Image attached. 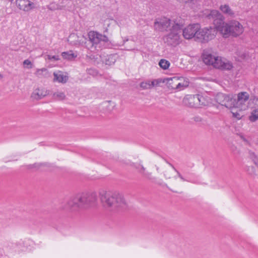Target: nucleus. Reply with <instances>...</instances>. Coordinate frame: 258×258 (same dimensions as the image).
Masks as SVG:
<instances>
[{
  "mask_svg": "<svg viewBox=\"0 0 258 258\" xmlns=\"http://www.w3.org/2000/svg\"><path fill=\"white\" fill-rule=\"evenodd\" d=\"M16 5L21 10L28 12L35 8V4L29 0H16Z\"/></svg>",
  "mask_w": 258,
  "mask_h": 258,
  "instance_id": "obj_13",
  "label": "nucleus"
},
{
  "mask_svg": "<svg viewBox=\"0 0 258 258\" xmlns=\"http://www.w3.org/2000/svg\"><path fill=\"white\" fill-rule=\"evenodd\" d=\"M170 64L169 61L164 59H161L159 62V66L163 70L168 69Z\"/></svg>",
  "mask_w": 258,
  "mask_h": 258,
  "instance_id": "obj_25",
  "label": "nucleus"
},
{
  "mask_svg": "<svg viewBox=\"0 0 258 258\" xmlns=\"http://www.w3.org/2000/svg\"><path fill=\"white\" fill-rule=\"evenodd\" d=\"M247 172L250 175L255 174V169L253 166H248L246 169Z\"/></svg>",
  "mask_w": 258,
  "mask_h": 258,
  "instance_id": "obj_33",
  "label": "nucleus"
},
{
  "mask_svg": "<svg viewBox=\"0 0 258 258\" xmlns=\"http://www.w3.org/2000/svg\"><path fill=\"white\" fill-rule=\"evenodd\" d=\"M203 60L207 65L222 70H231L233 68L232 63L225 58L209 53H204Z\"/></svg>",
  "mask_w": 258,
  "mask_h": 258,
  "instance_id": "obj_4",
  "label": "nucleus"
},
{
  "mask_svg": "<svg viewBox=\"0 0 258 258\" xmlns=\"http://www.w3.org/2000/svg\"><path fill=\"white\" fill-rule=\"evenodd\" d=\"M83 37H79L75 34H71L69 38L70 43L74 45H81L83 43Z\"/></svg>",
  "mask_w": 258,
  "mask_h": 258,
  "instance_id": "obj_19",
  "label": "nucleus"
},
{
  "mask_svg": "<svg viewBox=\"0 0 258 258\" xmlns=\"http://www.w3.org/2000/svg\"><path fill=\"white\" fill-rule=\"evenodd\" d=\"M249 95L246 92H241L236 95V98L234 97V109H237L240 111L246 110L248 107V100Z\"/></svg>",
  "mask_w": 258,
  "mask_h": 258,
  "instance_id": "obj_7",
  "label": "nucleus"
},
{
  "mask_svg": "<svg viewBox=\"0 0 258 258\" xmlns=\"http://www.w3.org/2000/svg\"><path fill=\"white\" fill-rule=\"evenodd\" d=\"M220 10L226 15L231 17H233L234 16V12L231 10L228 5L225 4L221 5L220 7Z\"/></svg>",
  "mask_w": 258,
  "mask_h": 258,
  "instance_id": "obj_21",
  "label": "nucleus"
},
{
  "mask_svg": "<svg viewBox=\"0 0 258 258\" xmlns=\"http://www.w3.org/2000/svg\"><path fill=\"white\" fill-rule=\"evenodd\" d=\"M249 157L252 160L253 163L258 166V157L254 153L252 152H249Z\"/></svg>",
  "mask_w": 258,
  "mask_h": 258,
  "instance_id": "obj_29",
  "label": "nucleus"
},
{
  "mask_svg": "<svg viewBox=\"0 0 258 258\" xmlns=\"http://www.w3.org/2000/svg\"><path fill=\"white\" fill-rule=\"evenodd\" d=\"M180 80L177 82L176 85V90H182L185 88L187 87L189 85V82L187 79H185L183 78H179Z\"/></svg>",
  "mask_w": 258,
  "mask_h": 258,
  "instance_id": "obj_20",
  "label": "nucleus"
},
{
  "mask_svg": "<svg viewBox=\"0 0 258 258\" xmlns=\"http://www.w3.org/2000/svg\"><path fill=\"white\" fill-rule=\"evenodd\" d=\"M238 56V60L241 61L244 59H247L248 56V53L245 51H238L236 52Z\"/></svg>",
  "mask_w": 258,
  "mask_h": 258,
  "instance_id": "obj_24",
  "label": "nucleus"
},
{
  "mask_svg": "<svg viewBox=\"0 0 258 258\" xmlns=\"http://www.w3.org/2000/svg\"><path fill=\"white\" fill-rule=\"evenodd\" d=\"M46 72H47V69L45 68L37 69L35 75L38 77H41L43 75V73Z\"/></svg>",
  "mask_w": 258,
  "mask_h": 258,
  "instance_id": "obj_31",
  "label": "nucleus"
},
{
  "mask_svg": "<svg viewBox=\"0 0 258 258\" xmlns=\"http://www.w3.org/2000/svg\"><path fill=\"white\" fill-rule=\"evenodd\" d=\"M190 100H193L194 103L203 105L209 106H215L217 104L215 103L214 100H212L210 97L206 96L204 97L199 94H196L191 95L189 97Z\"/></svg>",
  "mask_w": 258,
  "mask_h": 258,
  "instance_id": "obj_12",
  "label": "nucleus"
},
{
  "mask_svg": "<svg viewBox=\"0 0 258 258\" xmlns=\"http://www.w3.org/2000/svg\"><path fill=\"white\" fill-rule=\"evenodd\" d=\"M253 102L254 105L252 107L250 115L249 116V119L253 122L258 120V98H254Z\"/></svg>",
  "mask_w": 258,
  "mask_h": 258,
  "instance_id": "obj_14",
  "label": "nucleus"
},
{
  "mask_svg": "<svg viewBox=\"0 0 258 258\" xmlns=\"http://www.w3.org/2000/svg\"><path fill=\"white\" fill-rule=\"evenodd\" d=\"M99 198L103 206L110 210H121L127 207L123 196L117 192L101 191Z\"/></svg>",
  "mask_w": 258,
  "mask_h": 258,
  "instance_id": "obj_2",
  "label": "nucleus"
},
{
  "mask_svg": "<svg viewBox=\"0 0 258 258\" xmlns=\"http://www.w3.org/2000/svg\"><path fill=\"white\" fill-rule=\"evenodd\" d=\"M235 95L233 94H226L222 93H218L215 98V106L218 108L219 105L224 106L230 109H234V102Z\"/></svg>",
  "mask_w": 258,
  "mask_h": 258,
  "instance_id": "obj_6",
  "label": "nucleus"
},
{
  "mask_svg": "<svg viewBox=\"0 0 258 258\" xmlns=\"http://www.w3.org/2000/svg\"><path fill=\"white\" fill-rule=\"evenodd\" d=\"M174 178L176 179L177 178V176H174Z\"/></svg>",
  "mask_w": 258,
  "mask_h": 258,
  "instance_id": "obj_39",
  "label": "nucleus"
},
{
  "mask_svg": "<svg viewBox=\"0 0 258 258\" xmlns=\"http://www.w3.org/2000/svg\"><path fill=\"white\" fill-rule=\"evenodd\" d=\"M164 176L167 178H170L171 177V175L168 171H166L164 173Z\"/></svg>",
  "mask_w": 258,
  "mask_h": 258,
  "instance_id": "obj_37",
  "label": "nucleus"
},
{
  "mask_svg": "<svg viewBox=\"0 0 258 258\" xmlns=\"http://www.w3.org/2000/svg\"><path fill=\"white\" fill-rule=\"evenodd\" d=\"M53 98L57 100H62L64 99L65 95L62 92L57 91L53 94Z\"/></svg>",
  "mask_w": 258,
  "mask_h": 258,
  "instance_id": "obj_26",
  "label": "nucleus"
},
{
  "mask_svg": "<svg viewBox=\"0 0 258 258\" xmlns=\"http://www.w3.org/2000/svg\"><path fill=\"white\" fill-rule=\"evenodd\" d=\"M180 17L176 19H169L166 17H163L160 19H156L154 24V29L158 31H166L170 27L172 28L173 25H175L174 21H179Z\"/></svg>",
  "mask_w": 258,
  "mask_h": 258,
  "instance_id": "obj_9",
  "label": "nucleus"
},
{
  "mask_svg": "<svg viewBox=\"0 0 258 258\" xmlns=\"http://www.w3.org/2000/svg\"><path fill=\"white\" fill-rule=\"evenodd\" d=\"M140 87L144 89H149L151 88L150 85V81L143 82L140 84Z\"/></svg>",
  "mask_w": 258,
  "mask_h": 258,
  "instance_id": "obj_30",
  "label": "nucleus"
},
{
  "mask_svg": "<svg viewBox=\"0 0 258 258\" xmlns=\"http://www.w3.org/2000/svg\"><path fill=\"white\" fill-rule=\"evenodd\" d=\"M135 167L136 169H138L139 172L142 174L143 176L145 178L150 180L155 179V177L152 176L151 172L145 171V168L143 165L138 164L135 165Z\"/></svg>",
  "mask_w": 258,
  "mask_h": 258,
  "instance_id": "obj_17",
  "label": "nucleus"
},
{
  "mask_svg": "<svg viewBox=\"0 0 258 258\" xmlns=\"http://www.w3.org/2000/svg\"><path fill=\"white\" fill-rule=\"evenodd\" d=\"M180 79L178 77H174L172 78H168L163 80V83H165L168 88L170 89H176V85L177 82L179 81Z\"/></svg>",
  "mask_w": 258,
  "mask_h": 258,
  "instance_id": "obj_16",
  "label": "nucleus"
},
{
  "mask_svg": "<svg viewBox=\"0 0 258 258\" xmlns=\"http://www.w3.org/2000/svg\"><path fill=\"white\" fill-rule=\"evenodd\" d=\"M2 78V76L1 74H0V79H1Z\"/></svg>",
  "mask_w": 258,
  "mask_h": 258,
  "instance_id": "obj_38",
  "label": "nucleus"
},
{
  "mask_svg": "<svg viewBox=\"0 0 258 258\" xmlns=\"http://www.w3.org/2000/svg\"><path fill=\"white\" fill-rule=\"evenodd\" d=\"M178 2H179L180 3L182 4H188L189 5V6L191 7V9H194V10H196L197 6L196 5V1L195 0H177Z\"/></svg>",
  "mask_w": 258,
  "mask_h": 258,
  "instance_id": "obj_23",
  "label": "nucleus"
},
{
  "mask_svg": "<svg viewBox=\"0 0 258 258\" xmlns=\"http://www.w3.org/2000/svg\"><path fill=\"white\" fill-rule=\"evenodd\" d=\"M231 112L233 114V116L238 119H240L241 118V115L237 112H234L233 111V110L234 109H231Z\"/></svg>",
  "mask_w": 258,
  "mask_h": 258,
  "instance_id": "obj_36",
  "label": "nucleus"
},
{
  "mask_svg": "<svg viewBox=\"0 0 258 258\" xmlns=\"http://www.w3.org/2000/svg\"><path fill=\"white\" fill-rule=\"evenodd\" d=\"M97 200L95 192L82 193L71 198L68 202L69 207H87L95 204Z\"/></svg>",
  "mask_w": 258,
  "mask_h": 258,
  "instance_id": "obj_3",
  "label": "nucleus"
},
{
  "mask_svg": "<svg viewBox=\"0 0 258 258\" xmlns=\"http://www.w3.org/2000/svg\"><path fill=\"white\" fill-rule=\"evenodd\" d=\"M54 79L53 81L61 83H66L68 80V77L62 72L57 71L53 73Z\"/></svg>",
  "mask_w": 258,
  "mask_h": 258,
  "instance_id": "obj_15",
  "label": "nucleus"
},
{
  "mask_svg": "<svg viewBox=\"0 0 258 258\" xmlns=\"http://www.w3.org/2000/svg\"><path fill=\"white\" fill-rule=\"evenodd\" d=\"M218 31L216 27H208L201 29L200 27L199 33L197 34L198 40L203 42H207L214 39Z\"/></svg>",
  "mask_w": 258,
  "mask_h": 258,
  "instance_id": "obj_8",
  "label": "nucleus"
},
{
  "mask_svg": "<svg viewBox=\"0 0 258 258\" xmlns=\"http://www.w3.org/2000/svg\"><path fill=\"white\" fill-rule=\"evenodd\" d=\"M167 163H168L170 166H171L172 168V169L175 172H176L177 173V176L179 177L183 181H184V178L183 177V176L181 175V174L175 168V167L173 166V165L172 164H171V163L168 162H166Z\"/></svg>",
  "mask_w": 258,
  "mask_h": 258,
  "instance_id": "obj_32",
  "label": "nucleus"
},
{
  "mask_svg": "<svg viewBox=\"0 0 258 258\" xmlns=\"http://www.w3.org/2000/svg\"><path fill=\"white\" fill-rule=\"evenodd\" d=\"M48 94V92L45 89H38L33 93V97L36 99H40Z\"/></svg>",
  "mask_w": 258,
  "mask_h": 258,
  "instance_id": "obj_18",
  "label": "nucleus"
},
{
  "mask_svg": "<svg viewBox=\"0 0 258 258\" xmlns=\"http://www.w3.org/2000/svg\"><path fill=\"white\" fill-rule=\"evenodd\" d=\"M23 64L28 69H31L32 68V62L29 59L25 60L23 61Z\"/></svg>",
  "mask_w": 258,
  "mask_h": 258,
  "instance_id": "obj_35",
  "label": "nucleus"
},
{
  "mask_svg": "<svg viewBox=\"0 0 258 258\" xmlns=\"http://www.w3.org/2000/svg\"><path fill=\"white\" fill-rule=\"evenodd\" d=\"M46 59L50 60H54L56 61L59 60V56L58 55H47Z\"/></svg>",
  "mask_w": 258,
  "mask_h": 258,
  "instance_id": "obj_34",
  "label": "nucleus"
},
{
  "mask_svg": "<svg viewBox=\"0 0 258 258\" xmlns=\"http://www.w3.org/2000/svg\"><path fill=\"white\" fill-rule=\"evenodd\" d=\"M163 80L161 79H155L152 81H150L151 87L152 88L153 87L158 86L160 83H163Z\"/></svg>",
  "mask_w": 258,
  "mask_h": 258,
  "instance_id": "obj_28",
  "label": "nucleus"
},
{
  "mask_svg": "<svg viewBox=\"0 0 258 258\" xmlns=\"http://www.w3.org/2000/svg\"><path fill=\"white\" fill-rule=\"evenodd\" d=\"M209 17L213 19L214 25L224 38L237 37L244 32V27L240 22L234 20L224 22L223 16L217 10L211 11Z\"/></svg>",
  "mask_w": 258,
  "mask_h": 258,
  "instance_id": "obj_1",
  "label": "nucleus"
},
{
  "mask_svg": "<svg viewBox=\"0 0 258 258\" xmlns=\"http://www.w3.org/2000/svg\"><path fill=\"white\" fill-rule=\"evenodd\" d=\"M174 22L175 25L172 26V28L169 29L170 32L164 36L163 40L168 45L175 47L182 41L180 33L184 22L182 19H180L178 22L174 21Z\"/></svg>",
  "mask_w": 258,
  "mask_h": 258,
  "instance_id": "obj_5",
  "label": "nucleus"
},
{
  "mask_svg": "<svg viewBox=\"0 0 258 258\" xmlns=\"http://www.w3.org/2000/svg\"><path fill=\"white\" fill-rule=\"evenodd\" d=\"M61 55L64 59L68 60H72L77 57V55H75L72 51L63 52Z\"/></svg>",
  "mask_w": 258,
  "mask_h": 258,
  "instance_id": "obj_22",
  "label": "nucleus"
},
{
  "mask_svg": "<svg viewBox=\"0 0 258 258\" xmlns=\"http://www.w3.org/2000/svg\"><path fill=\"white\" fill-rule=\"evenodd\" d=\"M200 27L199 24H190L182 30V35L186 39H190L195 38L198 40L197 34Z\"/></svg>",
  "mask_w": 258,
  "mask_h": 258,
  "instance_id": "obj_11",
  "label": "nucleus"
},
{
  "mask_svg": "<svg viewBox=\"0 0 258 258\" xmlns=\"http://www.w3.org/2000/svg\"><path fill=\"white\" fill-rule=\"evenodd\" d=\"M107 58H106L105 59V60H104L105 61V63L106 64H107V65H111L112 64L114 63L115 61V59L114 58V56L113 55H108L107 56ZM104 61V60H103Z\"/></svg>",
  "mask_w": 258,
  "mask_h": 258,
  "instance_id": "obj_27",
  "label": "nucleus"
},
{
  "mask_svg": "<svg viewBox=\"0 0 258 258\" xmlns=\"http://www.w3.org/2000/svg\"><path fill=\"white\" fill-rule=\"evenodd\" d=\"M88 37L92 45L95 47L101 48L108 41V37L95 31H90L88 33Z\"/></svg>",
  "mask_w": 258,
  "mask_h": 258,
  "instance_id": "obj_10",
  "label": "nucleus"
}]
</instances>
